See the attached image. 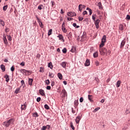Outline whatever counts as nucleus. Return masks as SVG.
Masks as SVG:
<instances>
[{
	"label": "nucleus",
	"instance_id": "nucleus-55",
	"mask_svg": "<svg viewBox=\"0 0 130 130\" xmlns=\"http://www.w3.org/2000/svg\"><path fill=\"white\" fill-rule=\"evenodd\" d=\"M20 66H21V67H24L25 66V62H24V61H22L20 63Z\"/></svg>",
	"mask_w": 130,
	"mask_h": 130
},
{
	"label": "nucleus",
	"instance_id": "nucleus-19",
	"mask_svg": "<svg viewBox=\"0 0 130 130\" xmlns=\"http://www.w3.org/2000/svg\"><path fill=\"white\" fill-rule=\"evenodd\" d=\"M61 92L63 93L64 97L68 96V93L67 92V91H66L65 89H63Z\"/></svg>",
	"mask_w": 130,
	"mask_h": 130
},
{
	"label": "nucleus",
	"instance_id": "nucleus-60",
	"mask_svg": "<svg viewBox=\"0 0 130 130\" xmlns=\"http://www.w3.org/2000/svg\"><path fill=\"white\" fill-rule=\"evenodd\" d=\"M46 89L47 90H50V89H51V87L50 86H47Z\"/></svg>",
	"mask_w": 130,
	"mask_h": 130
},
{
	"label": "nucleus",
	"instance_id": "nucleus-35",
	"mask_svg": "<svg viewBox=\"0 0 130 130\" xmlns=\"http://www.w3.org/2000/svg\"><path fill=\"white\" fill-rule=\"evenodd\" d=\"M36 18L38 21V22L39 23V24L41 23L42 22H41L40 21V19H39V18H38V16L37 15H36Z\"/></svg>",
	"mask_w": 130,
	"mask_h": 130
},
{
	"label": "nucleus",
	"instance_id": "nucleus-15",
	"mask_svg": "<svg viewBox=\"0 0 130 130\" xmlns=\"http://www.w3.org/2000/svg\"><path fill=\"white\" fill-rule=\"evenodd\" d=\"M32 84H33V79L28 78V85L32 86Z\"/></svg>",
	"mask_w": 130,
	"mask_h": 130
},
{
	"label": "nucleus",
	"instance_id": "nucleus-33",
	"mask_svg": "<svg viewBox=\"0 0 130 130\" xmlns=\"http://www.w3.org/2000/svg\"><path fill=\"white\" fill-rule=\"evenodd\" d=\"M48 68H50V69H52L53 68V66H52V63L51 62H50L48 63Z\"/></svg>",
	"mask_w": 130,
	"mask_h": 130
},
{
	"label": "nucleus",
	"instance_id": "nucleus-16",
	"mask_svg": "<svg viewBox=\"0 0 130 130\" xmlns=\"http://www.w3.org/2000/svg\"><path fill=\"white\" fill-rule=\"evenodd\" d=\"M21 72H23L24 74H26V73H28V74H31V71L30 70H27L26 69H22Z\"/></svg>",
	"mask_w": 130,
	"mask_h": 130
},
{
	"label": "nucleus",
	"instance_id": "nucleus-2",
	"mask_svg": "<svg viewBox=\"0 0 130 130\" xmlns=\"http://www.w3.org/2000/svg\"><path fill=\"white\" fill-rule=\"evenodd\" d=\"M100 54L101 55H107V49L106 48H103L101 50H100Z\"/></svg>",
	"mask_w": 130,
	"mask_h": 130
},
{
	"label": "nucleus",
	"instance_id": "nucleus-23",
	"mask_svg": "<svg viewBox=\"0 0 130 130\" xmlns=\"http://www.w3.org/2000/svg\"><path fill=\"white\" fill-rule=\"evenodd\" d=\"M121 82L120 81V80H118L116 84V86L117 88H119V86H120V84H121Z\"/></svg>",
	"mask_w": 130,
	"mask_h": 130
},
{
	"label": "nucleus",
	"instance_id": "nucleus-22",
	"mask_svg": "<svg viewBox=\"0 0 130 130\" xmlns=\"http://www.w3.org/2000/svg\"><path fill=\"white\" fill-rule=\"evenodd\" d=\"M1 69L2 70L3 72H6V66H5V65H1Z\"/></svg>",
	"mask_w": 130,
	"mask_h": 130
},
{
	"label": "nucleus",
	"instance_id": "nucleus-12",
	"mask_svg": "<svg viewBox=\"0 0 130 130\" xmlns=\"http://www.w3.org/2000/svg\"><path fill=\"white\" fill-rule=\"evenodd\" d=\"M98 7H99V9L100 10H103V6H102V4L101 2H99L98 3Z\"/></svg>",
	"mask_w": 130,
	"mask_h": 130
},
{
	"label": "nucleus",
	"instance_id": "nucleus-18",
	"mask_svg": "<svg viewBox=\"0 0 130 130\" xmlns=\"http://www.w3.org/2000/svg\"><path fill=\"white\" fill-rule=\"evenodd\" d=\"M84 38H86V32H83V34L81 36V40L80 41H84Z\"/></svg>",
	"mask_w": 130,
	"mask_h": 130
},
{
	"label": "nucleus",
	"instance_id": "nucleus-53",
	"mask_svg": "<svg viewBox=\"0 0 130 130\" xmlns=\"http://www.w3.org/2000/svg\"><path fill=\"white\" fill-rule=\"evenodd\" d=\"M82 15L83 16H85V15H88V12H87V11H84Z\"/></svg>",
	"mask_w": 130,
	"mask_h": 130
},
{
	"label": "nucleus",
	"instance_id": "nucleus-43",
	"mask_svg": "<svg viewBox=\"0 0 130 130\" xmlns=\"http://www.w3.org/2000/svg\"><path fill=\"white\" fill-rule=\"evenodd\" d=\"M99 109H100V107H98V108H96L94 111H93V112H97V111H98L99 110Z\"/></svg>",
	"mask_w": 130,
	"mask_h": 130
},
{
	"label": "nucleus",
	"instance_id": "nucleus-45",
	"mask_svg": "<svg viewBox=\"0 0 130 130\" xmlns=\"http://www.w3.org/2000/svg\"><path fill=\"white\" fill-rule=\"evenodd\" d=\"M47 128V126H43V127L41 128V130H45Z\"/></svg>",
	"mask_w": 130,
	"mask_h": 130
},
{
	"label": "nucleus",
	"instance_id": "nucleus-51",
	"mask_svg": "<svg viewBox=\"0 0 130 130\" xmlns=\"http://www.w3.org/2000/svg\"><path fill=\"white\" fill-rule=\"evenodd\" d=\"M104 44H105V43L102 42V43L100 45V47L101 48L102 47H103L104 46Z\"/></svg>",
	"mask_w": 130,
	"mask_h": 130
},
{
	"label": "nucleus",
	"instance_id": "nucleus-29",
	"mask_svg": "<svg viewBox=\"0 0 130 130\" xmlns=\"http://www.w3.org/2000/svg\"><path fill=\"white\" fill-rule=\"evenodd\" d=\"M21 87H22V86H21L19 88H18L15 90V94H18V93H19V91L21 90Z\"/></svg>",
	"mask_w": 130,
	"mask_h": 130
},
{
	"label": "nucleus",
	"instance_id": "nucleus-38",
	"mask_svg": "<svg viewBox=\"0 0 130 130\" xmlns=\"http://www.w3.org/2000/svg\"><path fill=\"white\" fill-rule=\"evenodd\" d=\"M70 126H71V128H72L73 130H74V129H75V127L74 126V125L73 124V122H71V123H70Z\"/></svg>",
	"mask_w": 130,
	"mask_h": 130
},
{
	"label": "nucleus",
	"instance_id": "nucleus-20",
	"mask_svg": "<svg viewBox=\"0 0 130 130\" xmlns=\"http://www.w3.org/2000/svg\"><path fill=\"white\" fill-rule=\"evenodd\" d=\"M61 67H62L64 69H66L67 68V62L63 61L62 62L61 64Z\"/></svg>",
	"mask_w": 130,
	"mask_h": 130
},
{
	"label": "nucleus",
	"instance_id": "nucleus-49",
	"mask_svg": "<svg viewBox=\"0 0 130 130\" xmlns=\"http://www.w3.org/2000/svg\"><path fill=\"white\" fill-rule=\"evenodd\" d=\"M40 25V27H41V28H44V25H43V23H42V22H41L40 23H39Z\"/></svg>",
	"mask_w": 130,
	"mask_h": 130
},
{
	"label": "nucleus",
	"instance_id": "nucleus-3",
	"mask_svg": "<svg viewBox=\"0 0 130 130\" xmlns=\"http://www.w3.org/2000/svg\"><path fill=\"white\" fill-rule=\"evenodd\" d=\"M67 15L69 17H74V16H77V14L75 12H69L67 13Z\"/></svg>",
	"mask_w": 130,
	"mask_h": 130
},
{
	"label": "nucleus",
	"instance_id": "nucleus-9",
	"mask_svg": "<svg viewBox=\"0 0 130 130\" xmlns=\"http://www.w3.org/2000/svg\"><path fill=\"white\" fill-rule=\"evenodd\" d=\"M26 102L24 103L23 105H21V110H25L27 108V105H26Z\"/></svg>",
	"mask_w": 130,
	"mask_h": 130
},
{
	"label": "nucleus",
	"instance_id": "nucleus-40",
	"mask_svg": "<svg viewBox=\"0 0 130 130\" xmlns=\"http://www.w3.org/2000/svg\"><path fill=\"white\" fill-rule=\"evenodd\" d=\"M72 35H73V34L71 32L68 34V38H69V39H70V38H72Z\"/></svg>",
	"mask_w": 130,
	"mask_h": 130
},
{
	"label": "nucleus",
	"instance_id": "nucleus-31",
	"mask_svg": "<svg viewBox=\"0 0 130 130\" xmlns=\"http://www.w3.org/2000/svg\"><path fill=\"white\" fill-rule=\"evenodd\" d=\"M93 57L94 58L98 57V52H95L93 53Z\"/></svg>",
	"mask_w": 130,
	"mask_h": 130
},
{
	"label": "nucleus",
	"instance_id": "nucleus-13",
	"mask_svg": "<svg viewBox=\"0 0 130 130\" xmlns=\"http://www.w3.org/2000/svg\"><path fill=\"white\" fill-rule=\"evenodd\" d=\"M5 79H6V81L8 83L10 81V77L8 75L6 74L4 76Z\"/></svg>",
	"mask_w": 130,
	"mask_h": 130
},
{
	"label": "nucleus",
	"instance_id": "nucleus-5",
	"mask_svg": "<svg viewBox=\"0 0 130 130\" xmlns=\"http://www.w3.org/2000/svg\"><path fill=\"white\" fill-rule=\"evenodd\" d=\"M3 41L5 45H8L9 44L8 40L7 39V37H6V35L5 34L3 35Z\"/></svg>",
	"mask_w": 130,
	"mask_h": 130
},
{
	"label": "nucleus",
	"instance_id": "nucleus-58",
	"mask_svg": "<svg viewBox=\"0 0 130 130\" xmlns=\"http://www.w3.org/2000/svg\"><path fill=\"white\" fill-rule=\"evenodd\" d=\"M54 85H55V83L54 82V81H52L51 82V84L52 87H53V86H54Z\"/></svg>",
	"mask_w": 130,
	"mask_h": 130
},
{
	"label": "nucleus",
	"instance_id": "nucleus-56",
	"mask_svg": "<svg viewBox=\"0 0 130 130\" xmlns=\"http://www.w3.org/2000/svg\"><path fill=\"white\" fill-rule=\"evenodd\" d=\"M11 72H14V71H15V68L14 67V66H12L11 68Z\"/></svg>",
	"mask_w": 130,
	"mask_h": 130
},
{
	"label": "nucleus",
	"instance_id": "nucleus-36",
	"mask_svg": "<svg viewBox=\"0 0 130 130\" xmlns=\"http://www.w3.org/2000/svg\"><path fill=\"white\" fill-rule=\"evenodd\" d=\"M52 32V29H50L48 31V36H50V35H51V33Z\"/></svg>",
	"mask_w": 130,
	"mask_h": 130
},
{
	"label": "nucleus",
	"instance_id": "nucleus-24",
	"mask_svg": "<svg viewBox=\"0 0 130 130\" xmlns=\"http://www.w3.org/2000/svg\"><path fill=\"white\" fill-rule=\"evenodd\" d=\"M57 77L59 78V80H62V74H61V73H58Z\"/></svg>",
	"mask_w": 130,
	"mask_h": 130
},
{
	"label": "nucleus",
	"instance_id": "nucleus-17",
	"mask_svg": "<svg viewBox=\"0 0 130 130\" xmlns=\"http://www.w3.org/2000/svg\"><path fill=\"white\" fill-rule=\"evenodd\" d=\"M102 42L103 43H105L106 42V35H104L102 39Z\"/></svg>",
	"mask_w": 130,
	"mask_h": 130
},
{
	"label": "nucleus",
	"instance_id": "nucleus-34",
	"mask_svg": "<svg viewBox=\"0 0 130 130\" xmlns=\"http://www.w3.org/2000/svg\"><path fill=\"white\" fill-rule=\"evenodd\" d=\"M7 38H8V40H9V41H12V37L11 36V35L9 36V35H7Z\"/></svg>",
	"mask_w": 130,
	"mask_h": 130
},
{
	"label": "nucleus",
	"instance_id": "nucleus-27",
	"mask_svg": "<svg viewBox=\"0 0 130 130\" xmlns=\"http://www.w3.org/2000/svg\"><path fill=\"white\" fill-rule=\"evenodd\" d=\"M32 116L33 117H38V116H39V115H38V113L36 112L33 113Z\"/></svg>",
	"mask_w": 130,
	"mask_h": 130
},
{
	"label": "nucleus",
	"instance_id": "nucleus-44",
	"mask_svg": "<svg viewBox=\"0 0 130 130\" xmlns=\"http://www.w3.org/2000/svg\"><path fill=\"white\" fill-rule=\"evenodd\" d=\"M78 20H79V21H83V20H84V18L83 17H81V16H79L78 17Z\"/></svg>",
	"mask_w": 130,
	"mask_h": 130
},
{
	"label": "nucleus",
	"instance_id": "nucleus-6",
	"mask_svg": "<svg viewBox=\"0 0 130 130\" xmlns=\"http://www.w3.org/2000/svg\"><path fill=\"white\" fill-rule=\"evenodd\" d=\"M100 23V20L97 19L96 21L94 22V25L96 29H99V23Z\"/></svg>",
	"mask_w": 130,
	"mask_h": 130
},
{
	"label": "nucleus",
	"instance_id": "nucleus-10",
	"mask_svg": "<svg viewBox=\"0 0 130 130\" xmlns=\"http://www.w3.org/2000/svg\"><path fill=\"white\" fill-rule=\"evenodd\" d=\"M85 8H86V6L83 5L82 4H80L79 5V11L80 12H82V9H85Z\"/></svg>",
	"mask_w": 130,
	"mask_h": 130
},
{
	"label": "nucleus",
	"instance_id": "nucleus-50",
	"mask_svg": "<svg viewBox=\"0 0 130 130\" xmlns=\"http://www.w3.org/2000/svg\"><path fill=\"white\" fill-rule=\"evenodd\" d=\"M79 101H80V103H82V102H83L84 101V98H83V97H81L80 98Z\"/></svg>",
	"mask_w": 130,
	"mask_h": 130
},
{
	"label": "nucleus",
	"instance_id": "nucleus-46",
	"mask_svg": "<svg viewBox=\"0 0 130 130\" xmlns=\"http://www.w3.org/2000/svg\"><path fill=\"white\" fill-rule=\"evenodd\" d=\"M51 6L53 8V7L55 6V3L54 2V1H51Z\"/></svg>",
	"mask_w": 130,
	"mask_h": 130
},
{
	"label": "nucleus",
	"instance_id": "nucleus-52",
	"mask_svg": "<svg viewBox=\"0 0 130 130\" xmlns=\"http://www.w3.org/2000/svg\"><path fill=\"white\" fill-rule=\"evenodd\" d=\"M41 101V98L38 97V98H37V102H40Z\"/></svg>",
	"mask_w": 130,
	"mask_h": 130
},
{
	"label": "nucleus",
	"instance_id": "nucleus-47",
	"mask_svg": "<svg viewBox=\"0 0 130 130\" xmlns=\"http://www.w3.org/2000/svg\"><path fill=\"white\" fill-rule=\"evenodd\" d=\"M50 83V81H49V79H47L46 80V85H49Z\"/></svg>",
	"mask_w": 130,
	"mask_h": 130
},
{
	"label": "nucleus",
	"instance_id": "nucleus-7",
	"mask_svg": "<svg viewBox=\"0 0 130 130\" xmlns=\"http://www.w3.org/2000/svg\"><path fill=\"white\" fill-rule=\"evenodd\" d=\"M125 40L124 39L122 42H121L120 44V48H121V49H122V48H123V47L124 46V45H125Z\"/></svg>",
	"mask_w": 130,
	"mask_h": 130
},
{
	"label": "nucleus",
	"instance_id": "nucleus-57",
	"mask_svg": "<svg viewBox=\"0 0 130 130\" xmlns=\"http://www.w3.org/2000/svg\"><path fill=\"white\" fill-rule=\"evenodd\" d=\"M21 86H23V85H25V81H24V80H21Z\"/></svg>",
	"mask_w": 130,
	"mask_h": 130
},
{
	"label": "nucleus",
	"instance_id": "nucleus-26",
	"mask_svg": "<svg viewBox=\"0 0 130 130\" xmlns=\"http://www.w3.org/2000/svg\"><path fill=\"white\" fill-rule=\"evenodd\" d=\"M71 52L74 53L76 52V47L72 46V49L71 50Z\"/></svg>",
	"mask_w": 130,
	"mask_h": 130
},
{
	"label": "nucleus",
	"instance_id": "nucleus-30",
	"mask_svg": "<svg viewBox=\"0 0 130 130\" xmlns=\"http://www.w3.org/2000/svg\"><path fill=\"white\" fill-rule=\"evenodd\" d=\"M0 24H1L3 27L5 26V21L3 19H0Z\"/></svg>",
	"mask_w": 130,
	"mask_h": 130
},
{
	"label": "nucleus",
	"instance_id": "nucleus-11",
	"mask_svg": "<svg viewBox=\"0 0 130 130\" xmlns=\"http://www.w3.org/2000/svg\"><path fill=\"white\" fill-rule=\"evenodd\" d=\"M85 67H89L90 66V60L87 59L84 63Z\"/></svg>",
	"mask_w": 130,
	"mask_h": 130
},
{
	"label": "nucleus",
	"instance_id": "nucleus-42",
	"mask_svg": "<svg viewBox=\"0 0 130 130\" xmlns=\"http://www.w3.org/2000/svg\"><path fill=\"white\" fill-rule=\"evenodd\" d=\"M7 9H8V5H6L3 7V11H7Z\"/></svg>",
	"mask_w": 130,
	"mask_h": 130
},
{
	"label": "nucleus",
	"instance_id": "nucleus-54",
	"mask_svg": "<svg viewBox=\"0 0 130 130\" xmlns=\"http://www.w3.org/2000/svg\"><path fill=\"white\" fill-rule=\"evenodd\" d=\"M95 64L96 66V67H99V61H96L95 62Z\"/></svg>",
	"mask_w": 130,
	"mask_h": 130
},
{
	"label": "nucleus",
	"instance_id": "nucleus-41",
	"mask_svg": "<svg viewBox=\"0 0 130 130\" xmlns=\"http://www.w3.org/2000/svg\"><path fill=\"white\" fill-rule=\"evenodd\" d=\"M62 51L63 52V53H66L67 50V48H64L62 50Z\"/></svg>",
	"mask_w": 130,
	"mask_h": 130
},
{
	"label": "nucleus",
	"instance_id": "nucleus-61",
	"mask_svg": "<svg viewBox=\"0 0 130 130\" xmlns=\"http://www.w3.org/2000/svg\"><path fill=\"white\" fill-rule=\"evenodd\" d=\"M49 77H50V78H53L54 76H53L52 73H49Z\"/></svg>",
	"mask_w": 130,
	"mask_h": 130
},
{
	"label": "nucleus",
	"instance_id": "nucleus-25",
	"mask_svg": "<svg viewBox=\"0 0 130 130\" xmlns=\"http://www.w3.org/2000/svg\"><path fill=\"white\" fill-rule=\"evenodd\" d=\"M78 105H79V101H78V100H75L74 101V106L75 107H77V106H78Z\"/></svg>",
	"mask_w": 130,
	"mask_h": 130
},
{
	"label": "nucleus",
	"instance_id": "nucleus-48",
	"mask_svg": "<svg viewBox=\"0 0 130 130\" xmlns=\"http://www.w3.org/2000/svg\"><path fill=\"white\" fill-rule=\"evenodd\" d=\"M44 72V68L42 67L40 68V73H43Z\"/></svg>",
	"mask_w": 130,
	"mask_h": 130
},
{
	"label": "nucleus",
	"instance_id": "nucleus-59",
	"mask_svg": "<svg viewBox=\"0 0 130 130\" xmlns=\"http://www.w3.org/2000/svg\"><path fill=\"white\" fill-rule=\"evenodd\" d=\"M126 19L127 20H130V16H129V15H127Z\"/></svg>",
	"mask_w": 130,
	"mask_h": 130
},
{
	"label": "nucleus",
	"instance_id": "nucleus-39",
	"mask_svg": "<svg viewBox=\"0 0 130 130\" xmlns=\"http://www.w3.org/2000/svg\"><path fill=\"white\" fill-rule=\"evenodd\" d=\"M42 7H43V5H40L38 7V9L40 10H42Z\"/></svg>",
	"mask_w": 130,
	"mask_h": 130
},
{
	"label": "nucleus",
	"instance_id": "nucleus-63",
	"mask_svg": "<svg viewBox=\"0 0 130 130\" xmlns=\"http://www.w3.org/2000/svg\"><path fill=\"white\" fill-rule=\"evenodd\" d=\"M88 12H89V15L91 16V15H92V10L91 9L89 10L88 11Z\"/></svg>",
	"mask_w": 130,
	"mask_h": 130
},
{
	"label": "nucleus",
	"instance_id": "nucleus-8",
	"mask_svg": "<svg viewBox=\"0 0 130 130\" xmlns=\"http://www.w3.org/2000/svg\"><path fill=\"white\" fill-rule=\"evenodd\" d=\"M39 92L40 95H41V96H43V97H44V96H45V92L43 89H39Z\"/></svg>",
	"mask_w": 130,
	"mask_h": 130
},
{
	"label": "nucleus",
	"instance_id": "nucleus-32",
	"mask_svg": "<svg viewBox=\"0 0 130 130\" xmlns=\"http://www.w3.org/2000/svg\"><path fill=\"white\" fill-rule=\"evenodd\" d=\"M119 30H120V31L123 30V25L120 24L119 26Z\"/></svg>",
	"mask_w": 130,
	"mask_h": 130
},
{
	"label": "nucleus",
	"instance_id": "nucleus-4",
	"mask_svg": "<svg viewBox=\"0 0 130 130\" xmlns=\"http://www.w3.org/2000/svg\"><path fill=\"white\" fill-rule=\"evenodd\" d=\"M81 119H82V115H80L76 117V118L75 119L76 123H79V122H80V120H81Z\"/></svg>",
	"mask_w": 130,
	"mask_h": 130
},
{
	"label": "nucleus",
	"instance_id": "nucleus-62",
	"mask_svg": "<svg viewBox=\"0 0 130 130\" xmlns=\"http://www.w3.org/2000/svg\"><path fill=\"white\" fill-rule=\"evenodd\" d=\"M9 31H10V29H9L8 28H6L5 32L6 33H8V32H9Z\"/></svg>",
	"mask_w": 130,
	"mask_h": 130
},
{
	"label": "nucleus",
	"instance_id": "nucleus-21",
	"mask_svg": "<svg viewBox=\"0 0 130 130\" xmlns=\"http://www.w3.org/2000/svg\"><path fill=\"white\" fill-rule=\"evenodd\" d=\"M57 37L59 38V40H63V41H64V40H63V36H62V35L59 34L58 35Z\"/></svg>",
	"mask_w": 130,
	"mask_h": 130
},
{
	"label": "nucleus",
	"instance_id": "nucleus-14",
	"mask_svg": "<svg viewBox=\"0 0 130 130\" xmlns=\"http://www.w3.org/2000/svg\"><path fill=\"white\" fill-rule=\"evenodd\" d=\"M88 99L90 101V102H93V95L88 94Z\"/></svg>",
	"mask_w": 130,
	"mask_h": 130
},
{
	"label": "nucleus",
	"instance_id": "nucleus-28",
	"mask_svg": "<svg viewBox=\"0 0 130 130\" xmlns=\"http://www.w3.org/2000/svg\"><path fill=\"white\" fill-rule=\"evenodd\" d=\"M61 29L63 32V33H67V30L66 27H64V26H62Z\"/></svg>",
	"mask_w": 130,
	"mask_h": 130
},
{
	"label": "nucleus",
	"instance_id": "nucleus-1",
	"mask_svg": "<svg viewBox=\"0 0 130 130\" xmlns=\"http://www.w3.org/2000/svg\"><path fill=\"white\" fill-rule=\"evenodd\" d=\"M14 121H15V120L11 118L8 121H4L3 123V125H4V126H6V127H9L11 124H14Z\"/></svg>",
	"mask_w": 130,
	"mask_h": 130
},
{
	"label": "nucleus",
	"instance_id": "nucleus-37",
	"mask_svg": "<svg viewBox=\"0 0 130 130\" xmlns=\"http://www.w3.org/2000/svg\"><path fill=\"white\" fill-rule=\"evenodd\" d=\"M44 108H45V109H47V110H48L49 109V106H48V105L47 104H45V105H44Z\"/></svg>",
	"mask_w": 130,
	"mask_h": 130
},
{
	"label": "nucleus",
	"instance_id": "nucleus-64",
	"mask_svg": "<svg viewBox=\"0 0 130 130\" xmlns=\"http://www.w3.org/2000/svg\"><path fill=\"white\" fill-rule=\"evenodd\" d=\"M127 128V127L125 126H124L122 128V130H126V129Z\"/></svg>",
	"mask_w": 130,
	"mask_h": 130
}]
</instances>
